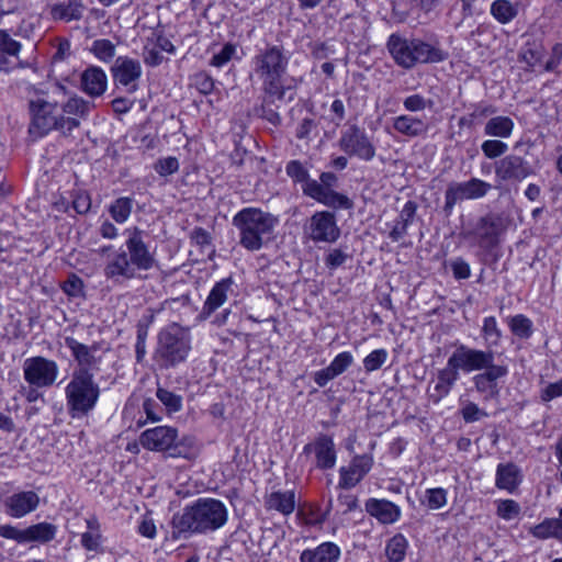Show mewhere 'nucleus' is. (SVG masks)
<instances>
[{
  "instance_id": "5fc2aeb1",
  "label": "nucleus",
  "mask_w": 562,
  "mask_h": 562,
  "mask_svg": "<svg viewBox=\"0 0 562 562\" xmlns=\"http://www.w3.org/2000/svg\"><path fill=\"white\" fill-rule=\"evenodd\" d=\"M353 363V356L349 351L338 353L329 363L330 370L336 376L342 374Z\"/></svg>"
},
{
  "instance_id": "49530a36",
  "label": "nucleus",
  "mask_w": 562,
  "mask_h": 562,
  "mask_svg": "<svg viewBox=\"0 0 562 562\" xmlns=\"http://www.w3.org/2000/svg\"><path fill=\"white\" fill-rule=\"evenodd\" d=\"M542 50L540 48L528 47L520 54V59L527 65L530 71H538L542 67Z\"/></svg>"
},
{
  "instance_id": "3c124183",
  "label": "nucleus",
  "mask_w": 562,
  "mask_h": 562,
  "mask_svg": "<svg viewBox=\"0 0 562 562\" xmlns=\"http://www.w3.org/2000/svg\"><path fill=\"white\" fill-rule=\"evenodd\" d=\"M285 172L294 182L302 184L310 179L308 170L300 160L289 161L285 166Z\"/></svg>"
},
{
  "instance_id": "f03ea898",
  "label": "nucleus",
  "mask_w": 562,
  "mask_h": 562,
  "mask_svg": "<svg viewBox=\"0 0 562 562\" xmlns=\"http://www.w3.org/2000/svg\"><path fill=\"white\" fill-rule=\"evenodd\" d=\"M228 509L216 498L201 497L171 518L172 540H188L195 535H209L226 525Z\"/></svg>"
},
{
  "instance_id": "37998d69",
  "label": "nucleus",
  "mask_w": 562,
  "mask_h": 562,
  "mask_svg": "<svg viewBox=\"0 0 562 562\" xmlns=\"http://www.w3.org/2000/svg\"><path fill=\"white\" fill-rule=\"evenodd\" d=\"M509 328L515 336L520 338H529L532 335V322L522 314L510 318Z\"/></svg>"
},
{
  "instance_id": "ea45409f",
  "label": "nucleus",
  "mask_w": 562,
  "mask_h": 562,
  "mask_svg": "<svg viewBox=\"0 0 562 562\" xmlns=\"http://www.w3.org/2000/svg\"><path fill=\"white\" fill-rule=\"evenodd\" d=\"M0 536L7 539H13L20 543L35 540V526L20 530L10 525H0Z\"/></svg>"
},
{
  "instance_id": "4c0bfd02",
  "label": "nucleus",
  "mask_w": 562,
  "mask_h": 562,
  "mask_svg": "<svg viewBox=\"0 0 562 562\" xmlns=\"http://www.w3.org/2000/svg\"><path fill=\"white\" fill-rule=\"evenodd\" d=\"M407 546V540L403 535H395L386 543L385 554L387 559L391 562H402L405 558Z\"/></svg>"
},
{
  "instance_id": "c85d7f7f",
  "label": "nucleus",
  "mask_w": 562,
  "mask_h": 562,
  "mask_svg": "<svg viewBox=\"0 0 562 562\" xmlns=\"http://www.w3.org/2000/svg\"><path fill=\"white\" fill-rule=\"evenodd\" d=\"M65 344L71 351L75 360L78 362V368H88L91 371V368L98 363V359L94 356V352L97 351L95 346L89 347L72 337H66Z\"/></svg>"
},
{
  "instance_id": "c9c22d12",
  "label": "nucleus",
  "mask_w": 562,
  "mask_h": 562,
  "mask_svg": "<svg viewBox=\"0 0 562 562\" xmlns=\"http://www.w3.org/2000/svg\"><path fill=\"white\" fill-rule=\"evenodd\" d=\"M491 14L502 24H506L518 14V5L508 0H495L491 5Z\"/></svg>"
},
{
  "instance_id": "c756f323",
  "label": "nucleus",
  "mask_w": 562,
  "mask_h": 562,
  "mask_svg": "<svg viewBox=\"0 0 562 562\" xmlns=\"http://www.w3.org/2000/svg\"><path fill=\"white\" fill-rule=\"evenodd\" d=\"M34 505L33 492H20L8 497L5 501L7 513L16 518L30 513Z\"/></svg>"
},
{
  "instance_id": "bb28decb",
  "label": "nucleus",
  "mask_w": 562,
  "mask_h": 562,
  "mask_svg": "<svg viewBox=\"0 0 562 562\" xmlns=\"http://www.w3.org/2000/svg\"><path fill=\"white\" fill-rule=\"evenodd\" d=\"M413 55V67L417 64H435L443 61L448 58V53L439 47L424 42L420 38H415Z\"/></svg>"
},
{
  "instance_id": "cd10ccee",
  "label": "nucleus",
  "mask_w": 562,
  "mask_h": 562,
  "mask_svg": "<svg viewBox=\"0 0 562 562\" xmlns=\"http://www.w3.org/2000/svg\"><path fill=\"white\" fill-rule=\"evenodd\" d=\"M340 553V549L336 543L323 542L314 549L303 550L300 555V562H337Z\"/></svg>"
},
{
  "instance_id": "aec40b11",
  "label": "nucleus",
  "mask_w": 562,
  "mask_h": 562,
  "mask_svg": "<svg viewBox=\"0 0 562 562\" xmlns=\"http://www.w3.org/2000/svg\"><path fill=\"white\" fill-rule=\"evenodd\" d=\"M304 453L314 452L316 465L322 470L333 469L336 464V449L330 436L321 434L311 443L303 448Z\"/></svg>"
},
{
  "instance_id": "a18cd8bd",
  "label": "nucleus",
  "mask_w": 562,
  "mask_h": 562,
  "mask_svg": "<svg viewBox=\"0 0 562 562\" xmlns=\"http://www.w3.org/2000/svg\"><path fill=\"white\" fill-rule=\"evenodd\" d=\"M156 396L166 406L169 413H176L182 408V397L171 391L158 387Z\"/></svg>"
},
{
  "instance_id": "6e6552de",
  "label": "nucleus",
  "mask_w": 562,
  "mask_h": 562,
  "mask_svg": "<svg viewBox=\"0 0 562 562\" xmlns=\"http://www.w3.org/2000/svg\"><path fill=\"white\" fill-rule=\"evenodd\" d=\"M338 147L348 157H356L366 162L371 161L376 155L372 138L357 124L348 125L341 131Z\"/></svg>"
},
{
  "instance_id": "f704fd0d",
  "label": "nucleus",
  "mask_w": 562,
  "mask_h": 562,
  "mask_svg": "<svg viewBox=\"0 0 562 562\" xmlns=\"http://www.w3.org/2000/svg\"><path fill=\"white\" fill-rule=\"evenodd\" d=\"M529 532L538 539H562V526L558 518H547L542 522L531 527Z\"/></svg>"
},
{
  "instance_id": "774afa93",
  "label": "nucleus",
  "mask_w": 562,
  "mask_h": 562,
  "mask_svg": "<svg viewBox=\"0 0 562 562\" xmlns=\"http://www.w3.org/2000/svg\"><path fill=\"white\" fill-rule=\"evenodd\" d=\"M57 528L53 524H37V542H48L55 538Z\"/></svg>"
},
{
  "instance_id": "6e6d98bb",
  "label": "nucleus",
  "mask_w": 562,
  "mask_h": 562,
  "mask_svg": "<svg viewBox=\"0 0 562 562\" xmlns=\"http://www.w3.org/2000/svg\"><path fill=\"white\" fill-rule=\"evenodd\" d=\"M179 169V161L176 157H166L155 164L156 172L161 177L173 175Z\"/></svg>"
},
{
  "instance_id": "7ed1b4c3",
  "label": "nucleus",
  "mask_w": 562,
  "mask_h": 562,
  "mask_svg": "<svg viewBox=\"0 0 562 562\" xmlns=\"http://www.w3.org/2000/svg\"><path fill=\"white\" fill-rule=\"evenodd\" d=\"M252 70L261 82L265 103H274L285 95L289 57L277 45L267 46L252 58Z\"/></svg>"
},
{
  "instance_id": "b1692460",
  "label": "nucleus",
  "mask_w": 562,
  "mask_h": 562,
  "mask_svg": "<svg viewBox=\"0 0 562 562\" xmlns=\"http://www.w3.org/2000/svg\"><path fill=\"white\" fill-rule=\"evenodd\" d=\"M459 379L460 373L447 360L446 367L438 371L437 380L432 386V391L429 393V398L432 403L438 404L442 398L448 396Z\"/></svg>"
},
{
  "instance_id": "a878e982",
  "label": "nucleus",
  "mask_w": 562,
  "mask_h": 562,
  "mask_svg": "<svg viewBox=\"0 0 562 562\" xmlns=\"http://www.w3.org/2000/svg\"><path fill=\"white\" fill-rule=\"evenodd\" d=\"M393 130L408 138L424 136L428 131L427 123L411 114H401L392 120Z\"/></svg>"
},
{
  "instance_id": "052dcab7",
  "label": "nucleus",
  "mask_w": 562,
  "mask_h": 562,
  "mask_svg": "<svg viewBox=\"0 0 562 562\" xmlns=\"http://www.w3.org/2000/svg\"><path fill=\"white\" fill-rule=\"evenodd\" d=\"M20 48L19 42L14 41L5 31L0 30V52L15 56Z\"/></svg>"
},
{
  "instance_id": "09e8293b",
  "label": "nucleus",
  "mask_w": 562,
  "mask_h": 562,
  "mask_svg": "<svg viewBox=\"0 0 562 562\" xmlns=\"http://www.w3.org/2000/svg\"><path fill=\"white\" fill-rule=\"evenodd\" d=\"M387 359L385 349H375L363 359V367L367 372L379 370Z\"/></svg>"
},
{
  "instance_id": "39448f33",
  "label": "nucleus",
  "mask_w": 562,
  "mask_h": 562,
  "mask_svg": "<svg viewBox=\"0 0 562 562\" xmlns=\"http://www.w3.org/2000/svg\"><path fill=\"white\" fill-rule=\"evenodd\" d=\"M232 223L238 229L240 246L258 251L270 239L278 218L261 209L245 207L233 216Z\"/></svg>"
},
{
  "instance_id": "603ef678",
  "label": "nucleus",
  "mask_w": 562,
  "mask_h": 562,
  "mask_svg": "<svg viewBox=\"0 0 562 562\" xmlns=\"http://www.w3.org/2000/svg\"><path fill=\"white\" fill-rule=\"evenodd\" d=\"M481 149L486 158L494 159L504 155L508 146L502 140L487 139L482 143Z\"/></svg>"
},
{
  "instance_id": "473e14b6",
  "label": "nucleus",
  "mask_w": 562,
  "mask_h": 562,
  "mask_svg": "<svg viewBox=\"0 0 562 562\" xmlns=\"http://www.w3.org/2000/svg\"><path fill=\"white\" fill-rule=\"evenodd\" d=\"M58 372L59 369L55 361L37 356V387L52 386Z\"/></svg>"
},
{
  "instance_id": "9d476101",
  "label": "nucleus",
  "mask_w": 562,
  "mask_h": 562,
  "mask_svg": "<svg viewBox=\"0 0 562 562\" xmlns=\"http://www.w3.org/2000/svg\"><path fill=\"white\" fill-rule=\"evenodd\" d=\"M448 361L459 373L461 371L464 373L482 371L494 361V352L492 350L470 348L461 344L450 355Z\"/></svg>"
},
{
  "instance_id": "79ce46f5",
  "label": "nucleus",
  "mask_w": 562,
  "mask_h": 562,
  "mask_svg": "<svg viewBox=\"0 0 562 562\" xmlns=\"http://www.w3.org/2000/svg\"><path fill=\"white\" fill-rule=\"evenodd\" d=\"M91 52L99 60L109 63L115 56V45L106 38L95 40L92 43Z\"/></svg>"
},
{
  "instance_id": "0e129e2a",
  "label": "nucleus",
  "mask_w": 562,
  "mask_h": 562,
  "mask_svg": "<svg viewBox=\"0 0 562 562\" xmlns=\"http://www.w3.org/2000/svg\"><path fill=\"white\" fill-rule=\"evenodd\" d=\"M456 279H468L471 276L470 265L462 258H456L450 262Z\"/></svg>"
},
{
  "instance_id": "f3484780",
  "label": "nucleus",
  "mask_w": 562,
  "mask_h": 562,
  "mask_svg": "<svg viewBox=\"0 0 562 562\" xmlns=\"http://www.w3.org/2000/svg\"><path fill=\"white\" fill-rule=\"evenodd\" d=\"M532 175V166L518 155H507L495 164V177L499 182H521Z\"/></svg>"
},
{
  "instance_id": "393cba45",
  "label": "nucleus",
  "mask_w": 562,
  "mask_h": 562,
  "mask_svg": "<svg viewBox=\"0 0 562 562\" xmlns=\"http://www.w3.org/2000/svg\"><path fill=\"white\" fill-rule=\"evenodd\" d=\"M522 481L521 470L513 462L499 463L496 469L495 486L509 494L515 493Z\"/></svg>"
},
{
  "instance_id": "f257e3e1",
  "label": "nucleus",
  "mask_w": 562,
  "mask_h": 562,
  "mask_svg": "<svg viewBox=\"0 0 562 562\" xmlns=\"http://www.w3.org/2000/svg\"><path fill=\"white\" fill-rule=\"evenodd\" d=\"M125 243L117 249L112 246L101 248V254L111 251L104 263L103 276L114 285H123L131 280L143 279L142 272L156 265L155 251L147 241L148 234L137 226L124 231Z\"/></svg>"
},
{
  "instance_id": "4d7b16f0",
  "label": "nucleus",
  "mask_w": 562,
  "mask_h": 562,
  "mask_svg": "<svg viewBox=\"0 0 562 562\" xmlns=\"http://www.w3.org/2000/svg\"><path fill=\"white\" fill-rule=\"evenodd\" d=\"M148 337V329L145 326H138L136 342H135V358L138 363H142L145 359L147 349L146 340Z\"/></svg>"
},
{
  "instance_id": "de8ad7c7",
  "label": "nucleus",
  "mask_w": 562,
  "mask_h": 562,
  "mask_svg": "<svg viewBox=\"0 0 562 562\" xmlns=\"http://www.w3.org/2000/svg\"><path fill=\"white\" fill-rule=\"evenodd\" d=\"M425 498L429 509H440L447 504V491L441 487L428 488Z\"/></svg>"
},
{
  "instance_id": "a19ab883",
  "label": "nucleus",
  "mask_w": 562,
  "mask_h": 562,
  "mask_svg": "<svg viewBox=\"0 0 562 562\" xmlns=\"http://www.w3.org/2000/svg\"><path fill=\"white\" fill-rule=\"evenodd\" d=\"M482 334L488 347H496L499 344L502 331L497 326L494 316L485 317L482 326Z\"/></svg>"
},
{
  "instance_id": "6ab92c4d",
  "label": "nucleus",
  "mask_w": 562,
  "mask_h": 562,
  "mask_svg": "<svg viewBox=\"0 0 562 562\" xmlns=\"http://www.w3.org/2000/svg\"><path fill=\"white\" fill-rule=\"evenodd\" d=\"M235 282L232 277L224 278L212 286L207 297L205 299L199 318L205 321L210 318L220 307L228 301L234 294Z\"/></svg>"
},
{
  "instance_id": "4be33fe9",
  "label": "nucleus",
  "mask_w": 562,
  "mask_h": 562,
  "mask_svg": "<svg viewBox=\"0 0 562 562\" xmlns=\"http://www.w3.org/2000/svg\"><path fill=\"white\" fill-rule=\"evenodd\" d=\"M108 88V76L98 66L87 67L80 75V89L91 98L104 94Z\"/></svg>"
},
{
  "instance_id": "5701e85b",
  "label": "nucleus",
  "mask_w": 562,
  "mask_h": 562,
  "mask_svg": "<svg viewBox=\"0 0 562 562\" xmlns=\"http://www.w3.org/2000/svg\"><path fill=\"white\" fill-rule=\"evenodd\" d=\"M366 512L380 524L392 525L401 517V508L391 501L369 498L364 504Z\"/></svg>"
},
{
  "instance_id": "bf43d9fd",
  "label": "nucleus",
  "mask_w": 562,
  "mask_h": 562,
  "mask_svg": "<svg viewBox=\"0 0 562 562\" xmlns=\"http://www.w3.org/2000/svg\"><path fill=\"white\" fill-rule=\"evenodd\" d=\"M461 415L465 423H474L482 417H486L487 413L482 411L477 404L469 402L465 406L462 407Z\"/></svg>"
},
{
  "instance_id": "412c9836",
  "label": "nucleus",
  "mask_w": 562,
  "mask_h": 562,
  "mask_svg": "<svg viewBox=\"0 0 562 562\" xmlns=\"http://www.w3.org/2000/svg\"><path fill=\"white\" fill-rule=\"evenodd\" d=\"M414 46L415 38H407L397 33L391 34L386 42L387 50L396 65L405 69L413 68Z\"/></svg>"
},
{
  "instance_id": "338daca9",
  "label": "nucleus",
  "mask_w": 562,
  "mask_h": 562,
  "mask_svg": "<svg viewBox=\"0 0 562 562\" xmlns=\"http://www.w3.org/2000/svg\"><path fill=\"white\" fill-rule=\"evenodd\" d=\"M348 255L341 249H333L325 258V263L329 269H336L345 263Z\"/></svg>"
},
{
  "instance_id": "58836bf2",
  "label": "nucleus",
  "mask_w": 562,
  "mask_h": 562,
  "mask_svg": "<svg viewBox=\"0 0 562 562\" xmlns=\"http://www.w3.org/2000/svg\"><path fill=\"white\" fill-rule=\"evenodd\" d=\"M133 202V199L127 196L116 199L109 206L111 217L119 224L125 223L132 213Z\"/></svg>"
},
{
  "instance_id": "13d9d810",
  "label": "nucleus",
  "mask_w": 562,
  "mask_h": 562,
  "mask_svg": "<svg viewBox=\"0 0 562 562\" xmlns=\"http://www.w3.org/2000/svg\"><path fill=\"white\" fill-rule=\"evenodd\" d=\"M72 207L78 214H87L91 209V198L86 191L74 193Z\"/></svg>"
},
{
  "instance_id": "0eeeda50",
  "label": "nucleus",
  "mask_w": 562,
  "mask_h": 562,
  "mask_svg": "<svg viewBox=\"0 0 562 562\" xmlns=\"http://www.w3.org/2000/svg\"><path fill=\"white\" fill-rule=\"evenodd\" d=\"M190 350L189 331L178 324H171L158 334L154 358L161 368H173L186 361Z\"/></svg>"
},
{
  "instance_id": "f8f14e48",
  "label": "nucleus",
  "mask_w": 562,
  "mask_h": 562,
  "mask_svg": "<svg viewBox=\"0 0 562 562\" xmlns=\"http://www.w3.org/2000/svg\"><path fill=\"white\" fill-rule=\"evenodd\" d=\"M305 234L315 243H335L340 236L336 216L328 211L315 212L304 227Z\"/></svg>"
},
{
  "instance_id": "2f4dec72",
  "label": "nucleus",
  "mask_w": 562,
  "mask_h": 562,
  "mask_svg": "<svg viewBox=\"0 0 562 562\" xmlns=\"http://www.w3.org/2000/svg\"><path fill=\"white\" fill-rule=\"evenodd\" d=\"M85 5L82 0H68L67 3L54 4L50 8V14L54 20L66 22L80 20L82 18Z\"/></svg>"
},
{
  "instance_id": "8fccbe9b",
  "label": "nucleus",
  "mask_w": 562,
  "mask_h": 562,
  "mask_svg": "<svg viewBox=\"0 0 562 562\" xmlns=\"http://www.w3.org/2000/svg\"><path fill=\"white\" fill-rule=\"evenodd\" d=\"M432 104V100L426 99L422 94H411L403 100V106L408 112H422L431 108Z\"/></svg>"
},
{
  "instance_id": "864d4df0",
  "label": "nucleus",
  "mask_w": 562,
  "mask_h": 562,
  "mask_svg": "<svg viewBox=\"0 0 562 562\" xmlns=\"http://www.w3.org/2000/svg\"><path fill=\"white\" fill-rule=\"evenodd\" d=\"M236 52L237 49L234 44L226 43L218 53L213 55L210 65L217 68L224 67L235 57Z\"/></svg>"
},
{
  "instance_id": "e2e57ef3",
  "label": "nucleus",
  "mask_w": 562,
  "mask_h": 562,
  "mask_svg": "<svg viewBox=\"0 0 562 562\" xmlns=\"http://www.w3.org/2000/svg\"><path fill=\"white\" fill-rule=\"evenodd\" d=\"M194 85L203 94H210L214 89V80L206 72H200L194 76Z\"/></svg>"
},
{
  "instance_id": "1a4fd4ad",
  "label": "nucleus",
  "mask_w": 562,
  "mask_h": 562,
  "mask_svg": "<svg viewBox=\"0 0 562 562\" xmlns=\"http://www.w3.org/2000/svg\"><path fill=\"white\" fill-rule=\"evenodd\" d=\"M493 186L479 178H471L463 182H451L445 193L443 210L450 214L459 201L479 200L484 198Z\"/></svg>"
},
{
  "instance_id": "ddd939ff",
  "label": "nucleus",
  "mask_w": 562,
  "mask_h": 562,
  "mask_svg": "<svg viewBox=\"0 0 562 562\" xmlns=\"http://www.w3.org/2000/svg\"><path fill=\"white\" fill-rule=\"evenodd\" d=\"M502 232V218L494 214L485 215L476 222L472 231L465 237L472 238L474 244L485 251L492 250L498 245V236Z\"/></svg>"
},
{
  "instance_id": "7c9ffc66",
  "label": "nucleus",
  "mask_w": 562,
  "mask_h": 562,
  "mask_svg": "<svg viewBox=\"0 0 562 562\" xmlns=\"http://www.w3.org/2000/svg\"><path fill=\"white\" fill-rule=\"evenodd\" d=\"M266 507L288 516L295 509V494L293 491L273 492L267 497Z\"/></svg>"
},
{
  "instance_id": "680f3d73",
  "label": "nucleus",
  "mask_w": 562,
  "mask_h": 562,
  "mask_svg": "<svg viewBox=\"0 0 562 562\" xmlns=\"http://www.w3.org/2000/svg\"><path fill=\"white\" fill-rule=\"evenodd\" d=\"M63 290L70 296H80L83 293V281L76 274H71L63 284Z\"/></svg>"
},
{
  "instance_id": "dca6fc26",
  "label": "nucleus",
  "mask_w": 562,
  "mask_h": 562,
  "mask_svg": "<svg viewBox=\"0 0 562 562\" xmlns=\"http://www.w3.org/2000/svg\"><path fill=\"white\" fill-rule=\"evenodd\" d=\"M374 458L372 453L356 454L346 467L339 469L338 487L353 488L372 470Z\"/></svg>"
},
{
  "instance_id": "72a5a7b5",
  "label": "nucleus",
  "mask_w": 562,
  "mask_h": 562,
  "mask_svg": "<svg viewBox=\"0 0 562 562\" xmlns=\"http://www.w3.org/2000/svg\"><path fill=\"white\" fill-rule=\"evenodd\" d=\"M514 122L508 116H495L487 121L484 127V134L487 136L507 138L512 135Z\"/></svg>"
},
{
  "instance_id": "e433bc0d",
  "label": "nucleus",
  "mask_w": 562,
  "mask_h": 562,
  "mask_svg": "<svg viewBox=\"0 0 562 562\" xmlns=\"http://www.w3.org/2000/svg\"><path fill=\"white\" fill-rule=\"evenodd\" d=\"M90 111V102L85 100L81 97L74 95L67 100L61 106L60 112L74 115L72 117L78 119H86Z\"/></svg>"
},
{
  "instance_id": "20e7f679",
  "label": "nucleus",
  "mask_w": 562,
  "mask_h": 562,
  "mask_svg": "<svg viewBox=\"0 0 562 562\" xmlns=\"http://www.w3.org/2000/svg\"><path fill=\"white\" fill-rule=\"evenodd\" d=\"M66 93V87L56 79L37 87V136L47 135L50 131L69 134L80 126L78 119L60 112L59 102Z\"/></svg>"
},
{
  "instance_id": "a211bd4d",
  "label": "nucleus",
  "mask_w": 562,
  "mask_h": 562,
  "mask_svg": "<svg viewBox=\"0 0 562 562\" xmlns=\"http://www.w3.org/2000/svg\"><path fill=\"white\" fill-rule=\"evenodd\" d=\"M302 191L306 196L329 207L349 210L353 206L352 201L347 195L328 189L314 179H308L304 182Z\"/></svg>"
},
{
  "instance_id": "2eb2a0df",
  "label": "nucleus",
  "mask_w": 562,
  "mask_h": 562,
  "mask_svg": "<svg viewBox=\"0 0 562 562\" xmlns=\"http://www.w3.org/2000/svg\"><path fill=\"white\" fill-rule=\"evenodd\" d=\"M483 372L475 374L472 379L474 387L485 401L498 397L501 386L498 380L508 374V367L503 363L495 364L494 361L483 369Z\"/></svg>"
},
{
  "instance_id": "c03bdc74",
  "label": "nucleus",
  "mask_w": 562,
  "mask_h": 562,
  "mask_svg": "<svg viewBox=\"0 0 562 562\" xmlns=\"http://www.w3.org/2000/svg\"><path fill=\"white\" fill-rule=\"evenodd\" d=\"M520 505L514 499L496 501V514L504 520H513L520 514Z\"/></svg>"
},
{
  "instance_id": "69168bd1",
  "label": "nucleus",
  "mask_w": 562,
  "mask_h": 562,
  "mask_svg": "<svg viewBox=\"0 0 562 562\" xmlns=\"http://www.w3.org/2000/svg\"><path fill=\"white\" fill-rule=\"evenodd\" d=\"M560 396H562V379L557 382L549 383L544 389H542L540 395L543 402H550Z\"/></svg>"
},
{
  "instance_id": "9b49d317",
  "label": "nucleus",
  "mask_w": 562,
  "mask_h": 562,
  "mask_svg": "<svg viewBox=\"0 0 562 562\" xmlns=\"http://www.w3.org/2000/svg\"><path fill=\"white\" fill-rule=\"evenodd\" d=\"M177 439V428L169 426L149 428L139 436V442L145 449L157 452L169 451L170 457L181 456Z\"/></svg>"
},
{
  "instance_id": "423d86ee",
  "label": "nucleus",
  "mask_w": 562,
  "mask_h": 562,
  "mask_svg": "<svg viewBox=\"0 0 562 562\" xmlns=\"http://www.w3.org/2000/svg\"><path fill=\"white\" fill-rule=\"evenodd\" d=\"M101 390L88 368H76L65 387L66 404L72 418H82L94 409Z\"/></svg>"
},
{
  "instance_id": "4468645a",
  "label": "nucleus",
  "mask_w": 562,
  "mask_h": 562,
  "mask_svg": "<svg viewBox=\"0 0 562 562\" xmlns=\"http://www.w3.org/2000/svg\"><path fill=\"white\" fill-rule=\"evenodd\" d=\"M115 87H123L127 93H134L138 89V80L142 76V65L138 60L120 56L111 68Z\"/></svg>"
}]
</instances>
